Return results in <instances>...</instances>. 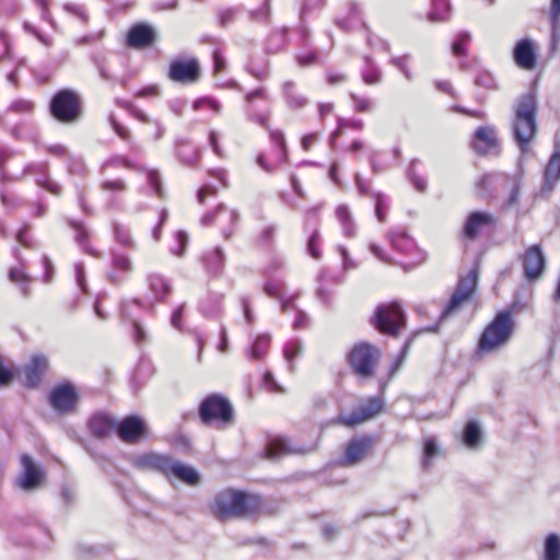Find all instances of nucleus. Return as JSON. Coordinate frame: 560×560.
<instances>
[{
    "label": "nucleus",
    "instance_id": "obj_1",
    "mask_svg": "<svg viewBox=\"0 0 560 560\" xmlns=\"http://www.w3.org/2000/svg\"><path fill=\"white\" fill-rule=\"evenodd\" d=\"M537 113L538 104L534 91L520 95L512 105L510 128L513 141L522 155L530 152L532 143L536 139Z\"/></svg>",
    "mask_w": 560,
    "mask_h": 560
},
{
    "label": "nucleus",
    "instance_id": "obj_2",
    "mask_svg": "<svg viewBox=\"0 0 560 560\" xmlns=\"http://www.w3.org/2000/svg\"><path fill=\"white\" fill-rule=\"evenodd\" d=\"M258 505L255 497L241 491L225 489L218 492L210 505L211 513L219 521H226L252 513Z\"/></svg>",
    "mask_w": 560,
    "mask_h": 560
},
{
    "label": "nucleus",
    "instance_id": "obj_3",
    "mask_svg": "<svg viewBox=\"0 0 560 560\" xmlns=\"http://www.w3.org/2000/svg\"><path fill=\"white\" fill-rule=\"evenodd\" d=\"M514 330L512 312H499L490 324L483 329L478 340L480 353H492L504 347L511 339Z\"/></svg>",
    "mask_w": 560,
    "mask_h": 560
},
{
    "label": "nucleus",
    "instance_id": "obj_4",
    "mask_svg": "<svg viewBox=\"0 0 560 560\" xmlns=\"http://www.w3.org/2000/svg\"><path fill=\"white\" fill-rule=\"evenodd\" d=\"M199 417L202 423L222 429L232 422L233 408L222 395L211 394L200 402Z\"/></svg>",
    "mask_w": 560,
    "mask_h": 560
},
{
    "label": "nucleus",
    "instance_id": "obj_5",
    "mask_svg": "<svg viewBox=\"0 0 560 560\" xmlns=\"http://www.w3.org/2000/svg\"><path fill=\"white\" fill-rule=\"evenodd\" d=\"M372 325L382 334L396 336L405 326V313L397 302L384 303L376 307Z\"/></svg>",
    "mask_w": 560,
    "mask_h": 560
},
{
    "label": "nucleus",
    "instance_id": "obj_6",
    "mask_svg": "<svg viewBox=\"0 0 560 560\" xmlns=\"http://www.w3.org/2000/svg\"><path fill=\"white\" fill-rule=\"evenodd\" d=\"M50 113L55 119L63 124H72L80 117V100L71 90H60L51 98Z\"/></svg>",
    "mask_w": 560,
    "mask_h": 560
},
{
    "label": "nucleus",
    "instance_id": "obj_7",
    "mask_svg": "<svg viewBox=\"0 0 560 560\" xmlns=\"http://www.w3.org/2000/svg\"><path fill=\"white\" fill-rule=\"evenodd\" d=\"M380 358L381 351L377 347L368 342H360L350 352L349 363L358 376L368 378L373 375Z\"/></svg>",
    "mask_w": 560,
    "mask_h": 560
},
{
    "label": "nucleus",
    "instance_id": "obj_8",
    "mask_svg": "<svg viewBox=\"0 0 560 560\" xmlns=\"http://www.w3.org/2000/svg\"><path fill=\"white\" fill-rule=\"evenodd\" d=\"M384 409V399L381 396L370 397L360 402L349 415H339L336 419L337 423L353 428L369 420L374 419Z\"/></svg>",
    "mask_w": 560,
    "mask_h": 560
},
{
    "label": "nucleus",
    "instance_id": "obj_9",
    "mask_svg": "<svg viewBox=\"0 0 560 560\" xmlns=\"http://www.w3.org/2000/svg\"><path fill=\"white\" fill-rule=\"evenodd\" d=\"M48 401L55 411L68 415L75 410L79 402V393L73 384L63 382L52 387Z\"/></svg>",
    "mask_w": 560,
    "mask_h": 560
},
{
    "label": "nucleus",
    "instance_id": "obj_10",
    "mask_svg": "<svg viewBox=\"0 0 560 560\" xmlns=\"http://www.w3.org/2000/svg\"><path fill=\"white\" fill-rule=\"evenodd\" d=\"M476 284L477 275L475 271H470L466 277L459 279L454 293L440 315V320H444L457 312L460 305L471 298L475 292Z\"/></svg>",
    "mask_w": 560,
    "mask_h": 560
},
{
    "label": "nucleus",
    "instance_id": "obj_11",
    "mask_svg": "<svg viewBox=\"0 0 560 560\" xmlns=\"http://www.w3.org/2000/svg\"><path fill=\"white\" fill-rule=\"evenodd\" d=\"M199 75V62L196 58L175 59L168 68V78L173 82L190 84L197 82Z\"/></svg>",
    "mask_w": 560,
    "mask_h": 560
},
{
    "label": "nucleus",
    "instance_id": "obj_12",
    "mask_svg": "<svg viewBox=\"0 0 560 560\" xmlns=\"http://www.w3.org/2000/svg\"><path fill=\"white\" fill-rule=\"evenodd\" d=\"M495 218L490 212L472 211L463 225V236L467 240H476L485 230L495 226Z\"/></svg>",
    "mask_w": 560,
    "mask_h": 560
},
{
    "label": "nucleus",
    "instance_id": "obj_13",
    "mask_svg": "<svg viewBox=\"0 0 560 560\" xmlns=\"http://www.w3.org/2000/svg\"><path fill=\"white\" fill-rule=\"evenodd\" d=\"M374 444V439L369 435L352 439L346 446L343 457L340 459L342 466H354L366 457Z\"/></svg>",
    "mask_w": 560,
    "mask_h": 560
},
{
    "label": "nucleus",
    "instance_id": "obj_14",
    "mask_svg": "<svg viewBox=\"0 0 560 560\" xmlns=\"http://www.w3.org/2000/svg\"><path fill=\"white\" fill-rule=\"evenodd\" d=\"M238 213L236 210L229 209L223 205L218 206L214 212L207 213L202 217L201 223L205 226L218 224L222 228V233L225 238L232 234V226L236 224Z\"/></svg>",
    "mask_w": 560,
    "mask_h": 560
},
{
    "label": "nucleus",
    "instance_id": "obj_15",
    "mask_svg": "<svg viewBox=\"0 0 560 560\" xmlns=\"http://www.w3.org/2000/svg\"><path fill=\"white\" fill-rule=\"evenodd\" d=\"M144 421L136 416L125 417L118 424L116 423V432L119 439L125 443H136L145 435Z\"/></svg>",
    "mask_w": 560,
    "mask_h": 560
},
{
    "label": "nucleus",
    "instance_id": "obj_16",
    "mask_svg": "<svg viewBox=\"0 0 560 560\" xmlns=\"http://www.w3.org/2000/svg\"><path fill=\"white\" fill-rule=\"evenodd\" d=\"M173 458L158 453L142 454L133 459V466L143 470H155L164 475L170 480V468Z\"/></svg>",
    "mask_w": 560,
    "mask_h": 560
},
{
    "label": "nucleus",
    "instance_id": "obj_17",
    "mask_svg": "<svg viewBox=\"0 0 560 560\" xmlns=\"http://www.w3.org/2000/svg\"><path fill=\"white\" fill-rule=\"evenodd\" d=\"M524 276L527 280L538 279L545 269V256L539 245L528 247L523 256Z\"/></svg>",
    "mask_w": 560,
    "mask_h": 560
},
{
    "label": "nucleus",
    "instance_id": "obj_18",
    "mask_svg": "<svg viewBox=\"0 0 560 560\" xmlns=\"http://www.w3.org/2000/svg\"><path fill=\"white\" fill-rule=\"evenodd\" d=\"M48 369V360L43 354H34L31 361L22 370L24 385L35 388L39 385L43 375Z\"/></svg>",
    "mask_w": 560,
    "mask_h": 560
},
{
    "label": "nucleus",
    "instance_id": "obj_19",
    "mask_svg": "<svg viewBox=\"0 0 560 560\" xmlns=\"http://www.w3.org/2000/svg\"><path fill=\"white\" fill-rule=\"evenodd\" d=\"M22 472L18 478V485L23 490H34L39 486L42 471L27 454L21 456Z\"/></svg>",
    "mask_w": 560,
    "mask_h": 560
},
{
    "label": "nucleus",
    "instance_id": "obj_20",
    "mask_svg": "<svg viewBox=\"0 0 560 560\" xmlns=\"http://www.w3.org/2000/svg\"><path fill=\"white\" fill-rule=\"evenodd\" d=\"M560 180V147L556 145L544 171L542 192H551Z\"/></svg>",
    "mask_w": 560,
    "mask_h": 560
},
{
    "label": "nucleus",
    "instance_id": "obj_21",
    "mask_svg": "<svg viewBox=\"0 0 560 560\" xmlns=\"http://www.w3.org/2000/svg\"><path fill=\"white\" fill-rule=\"evenodd\" d=\"M513 57L520 68L524 70L534 69L537 58L533 42L528 38L521 39L514 47Z\"/></svg>",
    "mask_w": 560,
    "mask_h": 560
},
{
    "label": "nucleus",
    "instance_id": "obj_22",
    "mask_svg": "<svg viewBox=\"0 0 560 560\" xmlns=\"http://www.w3.org/2000/svg\"><path fill=\"white\" fill-rule=\"evenodd\" d=\"M89 430L94 438L105 439L116 430V422L110 416L97 412L90 418Z\"/></svg>",
    "mask_w": 560,
    "mask_h": 560
},
{
    "label": "nucleus",
    "instance_id": "obj_23",
    "mask_svg": "<svg viewBox=\"0 0 560 560\" xmlns=\"http://www.w3.org/2000/svg\"><path fill=\"white\" fill-rule=\"evenodd\" d=\"M154 42V31L147 24H137L132 26L127 36V44L133 48L150 46Z\"/></svg>",
    "mask_w": 560,
    "mask_h": 560
},
{
    "label": "nucleus",
    "instance_id": "obj_24",
    "mask_svg": "<svg viewBox=\"0 0 560 560\" xmlns=\"http://www.w3.org/2000/svg\"><path fill=\"white\" fill-rule=\"evenodd\" d=\"M472 147L480 155L487 154L490 150L497 148L498 140L494 129L491 127L477 128Z\"/></svg>",
    "mask_w": 560,
    "mask_h": 560
},
{
    "label": "nucleus",
    "instance_id": "obj_25",
    "mask_svg": "<svg viewBox=\"0 0 560 560\" xmlns=\"http://www.w3.org/2000/svg\"><path fill=\"white\" fill-rule=\"evenodd\" d=\"M171 477H176L182 482L191 487L200 482V475L192 466L175 459L170 468V478Z\"/></svg>",
    "mask_w": 560,
    "mask_h": 560
},
{
    "label": "nucleus",
    "instance_id": "obj_26",
    "mask_svg": "<svg viewBox=\"0 0 560 560\" xmlns=\"http://www.w3.org/2000/svg\"><path fill=\"white\" fill-rule=\"evenodd\" d=\"M442 453L441 446L435 436L429 435L423 439L421 467L428 471L431 469L434 459Z\"/></svg>",
    "mask_w": 560,
    "mask_h": 560
},
{
    "label": "nucleus",
    "instance_id": "obj_27",
    "mask_svg": "<svg viewBox=\"0 0 560 560\" xmlns=\"http://www.w3.org/2000/svg\"><path fill=\"white\" fill-rule=\"evenodd\" d=\"M223 294L210 292L200 301L199 311L207 318H217L222 312Z\"/></svg>",
    "mask_w": 560,
    "mask_h": 560
},
{
    "label": "nucleus",
    "instance_id": "obj_28",
    "mask_svg": "<svg viewBox=\"0 0 560 560\" xmlns=\"http://www.w3.org/2000/svg\"><path fill=\"white\" fill-rule=\"evenodd\" d=\"M265 452L267 458L277 459L283 455L298 453L299 450L293 447L288 439L275 438L267 443Z\"/></svg>",
    "mask_w": 560,
    "mask_h": 560
},
{
    "label": "nucleus",
    "instance_id": "obj_29",
    "mask_svg": "<svg viewBox=\"0 0 560 560\" xmlns=\"http://www.w3.org/2000/svg\"><path fill=\"white\" fill-rule=\"evenodd\" d=\"M148 283L153 300H164L171 292L168 281L158 273L149 275Z\"/></svg>",
    "mask_w": 560,
    "mask_h": 560
},
{
    "label": "nucleus",
    "instance_id": "obj_30",
    "mask_svg": "<svg viewBox=\"0 0 560 560\" xmlns=\"http://www.w3.org/2000/svg\"><path fill=\"white\" fill-rule=\"evenodd\" d=\"M335 215L342 226L345 236L354 237L357 234V226L349 207L347 205H339L335 210Z\"/></svg>",
    "mask_w": 560,
    "mask_h": 560
},
{
    "label": "nucleus",
    "instance_id": "obj_31",
    "mask_svg": "<svg viewBox=\"0 0 560 560\" xmlns=\"http://www.w3.org/2000/svg\"><path fill=\"white\" fill-rule=\"evenodd\" d=\"M207 271L212 276H218L224 267V255L220 247L213 248L203 257Z\"/></svg>",
    "mask_w": 560,
    "mask_h": 560
},
{
    "label": "nucleus",
    "instance_id": "obj_32",
    "mask_svg": "<svg viewBox=\"0 0 560 560\" xmlns=\"http://www.w3.org/2000/svg\"><path fill=\"white\" fill-rule=\"evenodd\" d=\"M482 440L481 429L477 421L470 420L466 423L463 432V442L469 448L480 446Z\"/></svg>",
    "mask_w": 560,
    "mask_h": 560
},
{
    "label": "nucleus",
    "instance_id": "obj_33",
    "mask_svg": "<svg viewBox=\"0 0 560 560\" xmlns=\"http://www.w3.org/2000/svg\"><path fill=\"white\" fill-rule=\"evenodd\" d=\"M393 248L400 253H409L415 248V242L404 231H390L387 235Z\"/></svg>",
    "mask_w": 560,
    "mask_h": 560
},
{
    "label": "nucleus",
    "instance_id": "obj_34",
    "mask_svg": "<svg viewBox=\"0 0 560 560\" xmlns=\"http://www.w3.org/2000/svg\"><path fill=\"white\" fill-rule=\"evenodd\" d=\"M270 335L260 334L256 337L252 346L247 350V355L252 360H261L269 348Z\"/></svg>",
    "mask_w": 560,
    "mask_h": 560
},
{
    "label": "nucleus",
    "instance_id": "obj_35",
    "mask_svg": "<svg viewBox=\"0 0 560 560\" xmlns=\"http://www.w3.org/2000/svg\"><path fill=\"white\" fill-rule=\"evenodd\" d=\"M283 94L285 96L289 107L298 109L306 105L307 100L305 96L296 91L295 84L291 81H287L283 84Z\"/></svg>",
    "mask_w": 560,
    "mask_h": 560
},
{
    "label": "nucleus",
    "instance_id": "obj_36",
    "mask_svg": "<svg viewBox=\"0 0 560 560\" xmlns=\"http://www.w3.org/2000/svg\"><path fill=\"white\" fill-rule=\"evenodd\" d=\"M9 279L12 283L20 287L23 296L27 298L31 294L30 281L31 277L22 269L12 267L9 270Z\"/></svg>",
    "mask_w": 560,
    "mask_h": 560
},
{
    "label": "nucleus",
    "instance_id": "obj_37",
    "mask_svg": "<svg viewBox=\"0 0 560 560\" xmlns=\"http://www.w3.org/2000/svg\"><path fill=\"white\" fill-rule=\"evenodd\" d=\"M451 4L448 0H432V8L429 12V20L431 22H444L450 19Z\"/></svg>",
    "mask_w": 560,
    "mask_h": 560
},
{
    "label": "nucleus",
    "instance_id": "obj_38",
    "mask_svg": "<svg viewBox=\"0 0 560 560\" xmlns=\"http://www.w3.org/2000/svg\"><path fill=\"white\" fill-rule=\"evenodd\" d=\"M544 560H560V536L549 534L545 539Z\"/></svg>",
    "mask_w": 560,
    "mask_h": 560
},
{
    "label": "nucleus",
    "instance_id": "obj_39",
    "mask_svg": "<svg viewBox=\"0 0 560 560\" xmlns=\"http://www.w3.org/2000/svg\"><path fill=\"white\" fill-rule=\"evenodd\" d=\"M70 225L77 231L75 234V241L81 246V248L86 253L94 257H97L98 254L95 249H93L88 241H89V234L85 228L82 225V223L77 221H70Z\"/></svg>",
    "mask_w": 560,
    "mask_h": 560
},
{
    "label": "nucleus",
    "instance_id": "obj_40",
    "mask_svg": "<svg viewBox=\"0 0 560 560\" xmlns=\"http://www.w3.org/2000/svg\"><path fill=\"white\" fill-rule=\"evenodd\" d=\"M362 80L365 84H377L382 80L380 69L372 62L370 57H365V67L361 72Z\"/></svg>",
    "mask_w": 560,
    "mask_h": 560
},
{
    "label": "nucleus",
    "instance_id": "obj_41",
    "mask_svg": "<svg viewBox=\"0 0 560 560\" xmlns=\"http://www.w3.org/2000/svg\"><path fill=\"white\" fill-rule=\"evenodd\" d=\"M549 20L551 24V38L555 44L558 40L560 31V0H551Z\"/></svg>",
    "mask_w": 560,
    "mask_h": 560
},
{
    "label": "nucleus",
    "instance_id": "obj_42",
    "mask_svg": "<svg viewBox=\"0 0 560 560\" xmlns=\"http://www.w3.org/2000/svg\"><path fill=\"white\" fill-rule=\"evenodd\" d=\"M112 267L125 275L132 271V264L130 258L122 253L112 250Z\"/></svg>",
    "mask_w": 560,
    "mask_h": 560
},
{
    "label": "nucleus",
    "instance_id": "obj_43",
    "mask_svg": "<svg viewBox=\"0 0 560 560\" xmlns=\"http://www.w3.org/2000/svg\"><path fill=\"white\" fill-rule=\"evenodd\" d=\"M302 352V343L298 339L290 340L285 343L283 355L288 362L290 372H294L293 360Z\"/></svg>",
    "mask_w": 560,
    "mask_h": 560
},
{
    "label": "nucleus",
    "instance_id": "obj_44",
    "mask_svg": "<svg viewBox=\"0 0 560 560\" xmlns=\"http://www.w3.org/2000/svg\"><path fill=\"white\" fill-rule=\"evenodd\" d=\"M371 196L375 201V215L378 222L384 223L388 211L387 198L382 192H372Z\"/></svg>",
    "mask_w": 560,
    "mask_h": 560
},
{
    "label": "nucleus",
    "instance_id": "obj_45",
    "mask_svg": "<svg viewBox=\"0 0 560 560\" xmlns=\"http://www.w3.org/2000/svg\"><path fill=\"white\" fill-rule=\"evenodd\" d=\"M418 163V160H412L409 167H408V177L410 182L412 183L413 187L418 191H424L427 189V182L423 177H421L416 172V164Z\"/></svg>",
    "mask_w": 560,
    "mask_h": 560
},
{
    "label": "nucleus",
    "instance_id": "obj_46",
    "mask_svg": "<svg viewBox=\"0 0 560 560\" xmlns=\"http://www.w3.org/2000/svg\"><path fill=\"white\" fill-rule=\"evenodd\" d=\"M470 39V34L468 32H460L456 35L453 45L452 51L455 56H464L466 55L465 46Z\"/></svg>",
    "mask_w": 560,
    "mask_h": 560
},
{
    "label": "nucleus",
    "instance_id": "obj_47",
    "mask_svg": "<svg viewBox=\"0 0 560 560\" xmlns=\"http://www.w3.org/2000/svg\"><path fill=\"white\" fill-rule=\"evenodd\" d=\"M410 342H411L410 340H407L405 342V345L402 346L400 352L396 355L395 360L390 364V366H389V377L394 376L399 371L401 365L404 364L405 359L407 357L408 349L410 347Z\"/></svg>",
    "mask_w": 560,
    "mask_h": 560
},
{
    "label": "nucleus",
    "instance_id": "obj_48",
    "mask_svg": "<svg viewBox=\"0 0 560 560\" xmlns=\"http://www.w3.org/2000/svg\"><path fill=\"white\" fill-rule=\"evenodd\" d=\"M270 139L272 142H275L279 147L280 162H285L288 159V152H287V148H285V140H284L283 133L280 130H272V131H270Z\"/></svg>",
    "mask_w": 560,
    "mask_h": 560
},
{
    "label": "nucleus",
    "instance_id": "obj_49",
    "mask_svg": "<svg viewBox=\"0 0 560 560\" xmlns=\"http://www.w3.org/2000/svg\"><path fill=\"white\" fill-rule=\"evenodd\" d=\"M408 60H409V55H404L400 57H393L390 59V63L393 66H395L405 75V78L407 80H411L412 72H411L410 68L408 67Z\"/></svg>",
    "mask_w": 560,
    "mask_h": 560
},
{
    "label": "nucleus",
    "instance_id": "obj_50",
    "mask_svg": "<svg viewBox=\"0 0 560 560\" xmlns=\"http://www.w3.org/2000/svg\"><path fill=\"white\" fill-rule=\"evenodd\" d=\"M192 107L196 110L201 109V108H208V109L213 110L217 114L220 113V110H221L220 103L212 97L198 98L194 102Z\"/></svg>",
    "mask_w": 560,
    "mask_h": 560
},
{
    "label": "nucleus",
    "instance_id": "obj_51",
    "mask_svg": "<svg viewBox=\"0 0 560 560\" xmlns=\"http://www.w3.org/2000/svg\"><path fill=\"white\" fill-rule=\"evenodd\" d=\"M114 234L115 238L118 243L121 245L129 247L132 245V240L130 236V233L127 229H125L122 225L115 223L114 224Z\"/></svg>",
    "mask_w": 560,
    "mask_h": 560
},
{
    "label": "nucleus",
    "instance_id": "obj_52",
    "mask_svg": "<svg viewBox=\"0 0 560 560\" xmlns=\"http://www.w3.org/2000/svg\"><path fill=\"white\" fill-rule=\"evenodd\" d=\"M350 97L353 101L354 109L359 113L370 112L373 107V103L370 98L361 97L354 93H350Z\"/></svg>",
    "mask_w": 560,
    "mask_h": 560
},
{
    "label": "nucleus",
    "instance_id": "obj_53",
    "mask_svg": "<svg viewBox=\"0 0 560 560\" xmlns=\"http://www.w3.org/2000/svg\"><path fill=\"white\" fill-rule=\"evenodd\" d=\"M319 237V232L316 230L311 234L307 241V252L315 259L320 258V249L318 246Z\"/></svg>",
    "mask_w": 560,
    "mask_h": 560
},
{
    "label": "nucleus",
    "instance_id": "obj_54",
    "mask_svg": "<svg viewBox=\"0 0 560 560\" xmlns=\"http://www.w3.org/2000/svg\"><path fill=\"white\" fill-rule=\"evenodd\" d=\"M102 189L110 192H122L126 190V183L120 179L104 180L101 185Z\"/></svg>",
    "mask_w": 560,
    "mask_h": 560
},
{
    "label": "nucleus",
    "instance_id": "obj_55",
    "mask_svg": "<svg viewBox=\"0 0 560 560\" xmlns=\"http://www.w3.org/2000/svg\"><path fill=\"white\" fill-rule=\"evenodd\" d=\"M33 107L34 104L31 101L18 100L11 104L9 109L18 114H27L33 110Z\"/></svg>",
    "mask_w": 560,
    "mask_h": 560
},
{
    "label": "nucleus",
    "instance_id": "obj_56",
    "mask_svg": "<svg viewBox=\"0 0 560 560\" xmlns=\"http://www.w3.org/2000/svg\"><path fill=\"white\" fill-rule=\"evenodd\" d=\"M475 82H476L477 85L486 88L488 90H493V89L497 88L494 78L490 73H488V72L479 73L476 77Z\"/></svg>",
    "mask_w": 560,
    "mask_h": 560
},
{
    "label": "nucleus",
    "instance_id": "obj_57",
    "mask_svg": "<svg viewBox=\"0 0 560 560\" xmlns=\"http://www.w3.org/2000/svg\"><path fill=\"white\" fill-rule=\"evenodd\" d=\"M264 384L272 393H284L282 386L275 380L272 373L269 371L264 374Z\"/></svg>",
    "mask_w": 560,
    "mask_h": 560
},
{
    "label": "nucleus",
    "instance_id": "obj_58",
    "mask_svg": "<svg viewBox=\"0 0 560 560\" xmlns=\"http://www.w3.org/2000/svg\"><path fill=\"white\" fill-rule=\"evenodd\" d=\"M63 9L75 15L77 18H79L82 22H86L88 21V14L84 10V8L82 5H79V4H73V3H66L63 5Z\"/></svg>",
    "mask_w": 560,
    "mask_h": 560
},
{
    "label": "nucleus",
    "instance_id": "obj_59",
    "mask_svg": "<svg viewBox=\"0 0 560 560\" xmlns=\"http://www.w3.org/2000/svg\"><path fill=\"white\" fill-rule=\"evenodd\" d=\"M148 182L151 185L152 189L158 196H162V186L160 180L159 172L155 170H151L148 172Z\"/></svg>",
    "mask_w": 560,
    "mask_h": 560
},
{
    "label": "nucleus",
    "instance_id": "obj_60",
    "mask_svg": "<svg viewBox=\"0 0 560 560\" xmlns=\"http://www.w3.org/2000/svg\"><path fill=\"white\" fill-rule=\"evenodd\" d=\"M176 240H177V243H178V247L177 248H173L172 252L176 256H183V254L185 252V248H186V245H187V242H188V235L184 231H178L176 233Z\"/></svg>",
    "mask_w": 560,
    "mask_h": 560
},
{
    "label": "nucleus",
    "instance_id": "obj_61",
    "mask_svg": "<svg viewBox=\"0 0 560 560\" xmlns=\"http://www.w3.org/2000/svg\"><path fill=\"white\" fill-rule=\"evenodd\" d=\"M282 289L280 281H267L264 285L265 293L270 298H277Z\"/></svg>",
    "mask_w": 560,
    "mask_h": 560
},
{
    "label": "nucleus",
    "instance_id": "obj_62",
    "mask_svg": "<svg viewBox=\"0 0 560 560\" xmlns=\"http://www.w3.org/2000/svg\"><path fill=\"white\" fill-rule=\"evenodd\" d=\"M338 252L342 257V266H343L345 270H351V269L357 268V266H358L357 262L351 259L346 247L339 246Z\"/></svg>",
    "mask_w": 560,
    "mask_h": 560
},
{
    "label": "nucleus",
    "instance_id": "obj_63",
    "mask_svg": "<svg viewBox=\"0 0 560 560\" xmlns=\"http://www.w3.org/2000/svg\"><path fill=\"white\" fill-rule=\"evenodd\" d=\"M109 121H110V125L113 127V129L115 130V132L122 139V140H128L129 139V130L124 127L121 124H119L114 115H110L109 116Z\"/></svg>",
    "mask_w": 560,
    "mask_h": 560
},
{
    "label": "nucleus",
    "instance_id": "obj_64",
    "mask_svg": "<svg viewBox=\"0 0 560 560\" xmlns=\"http://www.w3.org/2000/svg\"><path fill=\"white\" fill-rule=\"evenodd\" d=\"M293 328L295 330L304 329L308 326V316L303 311H298L296 317L293 322Z\"/></svg>",
    "mask_w": 560,
    "mask_h": 560
}]
</instances>
